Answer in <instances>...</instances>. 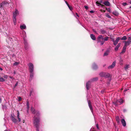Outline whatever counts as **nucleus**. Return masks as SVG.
Wrapping results in <instances>:
<instances>
[{
	"instance_id": "obj_1",
	"label": "nucleus",
	"mask_w": 131,
	"mask_h": 131,
	"mask_svg": "<svg viewBox=\"0 0 131 131\" xmlns=\"http://www.w3.org/2000/svg\"><path fill=\"white\" fill-rule=\"evenodd\" d=\"M30 110L33 114H35L33 119L34 125L36 128V131H39V128L40 121L39 116L40 115V113L38 111H36L32 107H31Z\"/></svg>"
},
{
	"instance_id": "obj_2",
	"label": "nucleus",
	"mask_w": 131,
	"mask_h": 131,
	"mask_svg": "<svg viewBox=\"0 0 131 131\" xmlns=\"http://www.w3.org/2000/svg\"><path fill=\"white\" fill-rule=\"evenodd\" d=\"M28 66L29 67V69L30 74L29 81H31L34 78V67L33 64L31 63H30L28 64Z\"/></svg>"
},
{
	"instance_id": "obj_3",
	"label": "nucleus",
	"mask_w": 131,
	"mask_h": 131,
	"mask_svg": "<svg viewBox=\"0 0 131 131\" xmlns=\"http://www.w3.org/2000/svg\"><path fill=\"white\" fill-rule=\"evenodd\" d=\"M19 14V12L17 9H15L13 12V20L14 25H15L16 23V18L17 16Z\"/></svg>"
},
{
	"instance_id": "obj_4",
	"label": "nucleus",
	"mask_w": 131,
	"mask_h": 131,
	"mask_svg": "<svg viewBox=\"0 0 131 131\" xmlns=\"http://www.w3.org/2000/svg\"><path fill=\"white\" fill-rule=\"evenodd\" d=\"M98 79V78L97 77H96L91 79L87 82L86 84V90H89L90 88L92 82L97 81V80Z\"/></svg>"
},
{
	"instance_id": "obj_5",
	"label": "nucleus",
	"mask_w": 131,
	"mask_h": 131,
	"mask_svg": "<svg viewBox=\"0 0 131 131\" xmlns=\"http://www.w3.org/2000/svg\"><path fill=\"white\" fill-rule=\"evenodd\" d=\"M86 98L87 100H88V105L89 107L92 112L93 114V110L92 109V106L91 105V102L90 100H88L91 97V94H88L86 96Z\"/></svg>"
},
{
	"instance_id": "obj_6",
	"label": "nucleus",
	"mask_w": 131,
	"mask_h": 131,
	"mask_svg": "<svg viewBox=\"0 0 131 131\" xmlns=\"http://www.w3.org/2000/svg\"><path fill=\"white\" fill-rule=\"evenodd\" d=\"M99 75L101 77H104L105 78H109L110 76V75L109 73L103 72L100 73L99 74Z\"/></svg>"
},
{
	"instance_id": "obj_7",
	"label": "nucleus",
	"mask_w": 131,
	"mask_h": 131,
	"mask_svg": "<svg viewBox=\"0 0 131 131\" xmlns=\"http://www.w3.org/2000/svg\"><path fill=\"white\" fill-rule=\"evenodd\" d=\"M131 42V37H130L128 38V41H125L124 42L125 43L124 46L126 47L128 46L130 44Z\"/></svg>"
},
{
	"instance_id": "obj_8",
	"label": "nucleus",
	"mask_w": 131,
	"mask_h": 131,
	"mask_svg": "<svg viewBox=\"0 0 131 131\" xmlns=\"http://www.w3.org/2000/svg\"><path fill=\"white\" fill-rule=\"evenodd\" d=\"M24 43L25 49L26 50H27L29 48V45L26 39L24 38Z\"/></svg>"
},
{
	"instance_id": "obj_9",
	"label": "nucleus",
	"mask_w": 131,
	"mask_h": 131,
	"mask_svg": "<svg viewBox=\"0 0 131 131\" xmlns=\"http://www.w3.org/2000/svg\"><path fill=\"white\" fill-rule=\"evenodd\" d=\"M121 39V38L119 37H118L117 38L116 40H113V44L116 46L117 44L119 41Z\"/></svg>"
},
{
	"instance_id": "obj_10",
	"label": "nucleus",
	"mask_w": 131,
	"mask_h": 131,
	"mask_svg": "<svg viewBox=\"0 0 131 131\" xmlns=\"http://www.w3.org/2000/svg\"><path fill=\"white\" fill-rule=\"evenodd\" d=\"M10 118L12 121L15 123H17V120L12 115V114Z\"/></svg>"
},
{
	"instance_id": "obj_11",
	"label": "nucleus",
	"mask_w": 131,
	"mask_h": 131,
	"mask_svg": "<svg viewBox=\"0 0 131 131\" xmlns=\"http://www.w3.org/2000/svg\"><path fill=\"white\" fill-rule=\"evenodd\" d=\"M92 69L94 70H96L97 68V66L95 63H93L92 66Z\"/></svg>"
},
{
	"instance_id": "obj_12",
	"label": "nucleus",
	"mask_w": 131,
	"mask_h": 131,
	"mask_svg": "<svg viewBox=\"0 0 131 131\" xmlns=\"http://www.w3.org/2000/svg\"><path fill=\"white\" fill-rule=\"evenodd\" d=\"M116 62L115 61H114L113 63L112 64L108 67V68L112 69L115 66Z\"/></svg>"
},
{
	"instance_id": "obj_13",
	"label": "nucleus",
	"mask_w": 131,
	"mask_h": 131,
	"mask_svg": "<svg viewBox=\"0 0 131 131\" xmlns=\"http://www.w3.org/2000/svg\"><path fill=\"white\" fill-rule=\"evenodd\" d=\"M121 122L122 124L125 127L126 125V123L124 119H121Z\"/></svg>"
},
{
	"instance_id": "obj_14",
	"label": "nucleus",
	"mask_w": 131,
	"mask_h": 131,
	"mask_svg": "<svg viewBox=\"0 0 131 131\" xmlns=\"http://www.w3.org/2000/svg\"><path fill=\"white\" fill-rule=\"evenodd\" d=\"M17 117L18 119V121L19 122H20L21 121V118H20V113L18 111H17Z\"/></svg>"
},
{
	"instance_id": "obj_15",
	"label": "nucleus",
	"mask_w": 131,
	"mask_h": 131,
	"mask_svg": "<svg viewBox=\"0 0 131 131\" xmlns=\"http://www.w3.org/2000/svg\"><path fill=\"white\" fill-rule=\"evenodd\" d=\"M121 43H119L118 44V45L116 46L115 48V51H117L118 50L120 46Z\"/></svg>"
},
{
	"instance_id": "obj_16",
	"label": "nucleus",
	"mask_w": 131,
	"mask_h": 131,
	"mask_svg": "<svg viewBox=\"0 0 131 131\" xmlns=\"http://www.w3.org/2000/svg\"><path fill=\"white\" fill-rule=\"evenodd\" d=\"M90 37L93 40H95L96 39V38L95 36L93 34H91L90 35Z\"/></svg>"
},
{
	"instance_id": "obj_17",
	"label": "nucleus",
	"mask_w": 131,
	"mask_h": 131,
	"mask_svg": "<svg viewBox=\"0 0 131 131\" xmlns=\"http://www.w3.org/2000/svg\"><path fill=\"white\" fill-rule=\"evenodd\" d=\"M20 28L21 29H25L26 28V26L25 24H23L20 26Z\"/></svg>"
},
{
	"instance_id": "obj_18",
	"label": "nucleus",
	"mask_w": 131,
	"mask_h": 131,
	"mask_svg": "<svg viewBox=\"0 0 131 131\" xmlns=\"http://www.w3.org/2000/svg\"><path fill=\"white\" fill-rule=\"evenodd\" d=\"M104 4L105 5L107 6H110V5L109 2L108 1H105Z\"/></svg>"
},
{
	"instance_id": "obj_19",
	"label": "nucleus",
	"mask_w": 131,
	"mask_h": 131,
	"mask_svg": "<svg viewBox=\"0 0 131 131\" xmlns=\"http://www.w3.org/2000/svg\"><path fill=\"white\" fill-rule=\"evenodd\" d=\"M126 47L124 46L121 53H123L125 52L126 49Z\"/></svg>"
},
{
	"instance_id": "obj_20",
	"label": "nucleus",
	"mask_w": 131,
	"mask_h": 131,
	"mask_svg": "<svg viewBox=\"0 0 131 131\" xmlns=\"http://www.w3.org/2000/svg\"><path fill=\"white\" fill-rule=\"evenodd\" d=\"M117 102H119L120 104H122L123 102V101L122 99H120L117 100Z\"/></svg>"
},
{
	"instance_id": "obj_21",
	"label": "nucleus",
	"mask_w": 131,
	"mask_h": 131,
	"mask_svg": "<svg viewBox=\"0 0 131 131\" xmlns=\"http://www.w3.org/2000/svg\"><path fill=\"white\" fill-rule=\"evenodd\" d=\"M26 105L27 106V112H28L29 109V102L28 101L27 102Z\"/></svg>"
},
{
	"instance_id": "obj_22",
	"label": "nucleus",
	"mask_w": 131,
	"mask_h": 131,
	"mask_svg": "<svg viewBox=\"0 0 131 131\" xmlns=\"http://www.w3.org/2000/svg\"><path fill=\"white\" fill-rule=\"evenodd\" d=\"M112 13L113 14L116 16H118L119 14L118 12L116 11L113 12Z\"/></svg>"
},
{
	"instance_id": "obj_23",
	"label": "nucleus",
	"mask_w": 131,
	"mask_h": 131,
	"mask_svg": "<svg viewBox=\"0 0 131 131\" xmlns=\"http://www.w3.org/2000/svg\"><path fill=\"white\" fill-rule=\"evenodd\" d=\"M99 42L100 43V45H102L104 43V42L103 40H99Z\"/></svg>"
},
{
	"instance_id": "obj_24",
	"label": "nucleus",
	"mask_w": 131,
	"mask_h": 131,
	"mask_svg": "<svg viewBox=\"0 0 131 131\" xmlns=\"http://www.w3.org/2000/svg\"><path fill=\"white\" fill-rule=\"evenodd\" d=\"M109 38V37H105L104 38H103V39H102V40L103 41L105 42V41H107Z\"/></svg>"
},
{
	"instance_id": "obj_25",
	"label": "nucleus",
	"mask_w": 131,
	"mask_h": 131,
	"mask_svg": "<svg viewBox=\"0 0 131 131\" xmlns=\"http://www.w3.org/2000/svg\"><path fill=\"white\" fill-rule=\"evenodd\" d=\"M116 119L117 122L118 123H119L120 122V120L118 116H116Z\"/></svg>"
},
{
	"instance_id": "obj_26",
	"label": "nucleus",
	"mask_w": 131,
	"mask_h": 131,
	"mask_svg": "<svg viewBox=\"0 0 131 131\" xmlns=\"http://www.w3.org/2000/svg\"><path fill=\"white\" fill-rule=\"evenodd\" d=\"M100 32L102 34H104L106 33L105 31L103 29H101L100 31Z\"/></svg>"
},
{
	"instance_id": "obj_27",
	"label": "nucleus",
	"mask_w": 131,
	"mask_h": 131,
	"mask_svg": "<svg viewBox=\"0 0 131 131\" xmlns=\"http://www.w3.org/2000/svg\"><path fill=\"white\" fill-rule=\"evenodd\" d=\"M129 67V65H126L124 67V68L126 70H127Z\"/></svg>"
},
{
	"instance_id": "obj_28",
	"label": "nucleus",
	"mask_w": 131,
	"mask_h": 131,
	"mask_svg": "<svg viewBox=\"0 0 131 131\" xmlns=\"http://www.w3.org/2000/svg\"><path fill=\"white\" fill-rule=\"evenodd\" d=\"M19 64V63L18 62H15L14 63L13 65L14 66H16Z\"/></svg>"
},
{
	"instance_id": "obj_29",
	"label": "nucleus",
	"mask_w": 131,
	"mask_h": 131,
	"mask_svg": "<svg viewBox=\"0 0 131 131\" xmlns=\"http://www.w3.org/2000/svg\"><path fill=\"white\" fill-rule=\"evenodd\" d=\"M109 53V52L108 51H107L105 52L104 54V56H107L108 55Z\"/></svg>"
},
{
	"instance_id": "obj_30",
	"label": "nucleus",
	"mask_w": 131,
	"mask_h": 131,
	"mask_svg": "<svg viewBox=\"0 0 131 131\" xmlns=\"http://www.w3.org/2000/svg\"><path fill=\"white\" fill-rule=\"evenodd\" d=\"M105 14L106 16L108 18H111V16L109 15L108 14L106 13Z\"/></svg>"
},
{
	"instance_id": "obj_31",
	"label": "nucleus",
	"mask_w": 131,
	"mask_h": 131,
	"mask_svg": "<svg viewBox=\"0 0 131 131\" xmlns=\"http://www.w3.org/2000/svg\"><path fill=\"white\" fill-rule=\"evenodd\" d=\"M5 81V80L3 79L2 78L0 77V81L3 82Z\"/></svg>"
},
{
	"instance_id": "obj_32",
	"label": "nucleus",
	"mask_w": 131,
	"mask_h": 131,
	"mask_svg": "<svg viewBox=\"0 0 131 131\" xmlns=\"http://www.w3.org/2000/svg\"><path fill=\"white\" fill-rule=\"evenodd\" d=\"M127 39V38L125 36H123L121 39L122 40H126Z\"/></svg>"
},
{
	"instance_id": "obj_33",
	"label": "nucleus",
	"mask_w": 131,
	"mask_h": 131,
	"mask_svg": "<svg viewBox=\"0 0 131 131\" xmlns=\"http://www.w3.org/2000/svg\"><path fill=\"white\" fill-rule=\"evenodd\" d=\"M90 131H96L95 130V129L94 127H92Z\"/></svg>"
},
{
	"instance_id": "obj_34",
	"label": "nucleus",
	"mask_w": 131,
	"mask_h": 131,
	"mask_svg": "<svg viewBox=\"0 0 131 131\" xmlns=\"http://www.w3.org/2000/svg\"><path fill=\"white\" fill-rule=\"evenodd\" d=\"M103 38L102 35H100L99 36V40H102V39H103Z\"/></svg>"
},
{
	"instance_id": "obj_35",
	"label": "nucleus",
	"mask_w": 131,
	"mask_h": 131,
	"mask_svg": "<svg viewBox=\"0 0 131 131\" xmlns=\"http://www.w3.org/2000/svg\"><path fill=\"white\" fill-rule=\"evenodd\" d=\"M22 32H23V34L24 35V37H26V32L25 31L23 30L22 31Z\"/></svg>"
},
{
	"instance_id": "obj_36",
	"label": "nucleus",
	"mask_w": 131,
	"mask_h": 131,
	"mask_svg": "<svg viewBox=\"0 0 131 131\" xmlns=\"http://www.w3.org/2000/svg\"><path fill=\"white\" fill-rule=\"evenodd\" d=\"M107 11L110 13H111V9L110 8H108L106 9Z\"/></svg>"
},
{
	"instance_id": "obj_37",
	"label": "nucleus",
	"mask_w": 131,
	"mask_h": 131,
	"mask_svg": "<svg viewBox=\"0 0 131 131\" xmlns=\"http://www.w3.org/2000/svg\"><path fill=\"white\" fill-rule=\"evenodd\" d=\"M68 7L70 10L71 11L73 9V8L72 7L70 6V5L68 6Z\"/></svg>"
},
{
	"instance_id": "obj_38",
	"label": "nucleus",
	"mask_w": 131,
	"mask_h": 131,
	"mask_svg": "<svg viewBox=\"0 0 131 131\" xmlns=\"http://www.w3.org/2000/svg\"><path fill=\"white\" fill-rule=\"evenodd\" d=\"M18 82H16V83L15 85L14 86V89L15 88V87L17 86V85L18 84Z\"/></svg>"
},
{
	"instance_id": "obj_39",
	"label": "nucleus",
	"mask_w": 131,
	"mask_h": 131,
	"mask_svg": "<svg viewBox=\"0 0 131 131\" xmlns=\"http://www.w3.org/2000/svg\"><path fill=\"white\" fill-rule=\"evenodd\" d=\"M18 101H20L21 100L22 98L21 97L18 96Z\"/></svg>"
},
{
	"instance_id": "obj_40",
	"label": "nucleus",
	"mask_w": 131,
	"mask_h": 131,
	"mask_svg": "<svg viewBox=\"0 0 131 131\" xmlns=\"http://www.w3.org/2000/svg\"><path fill=\"white\" fill-rule=\"evenodd\" d=\"M3 4H4L3 3L0 4V7H2L3 6Z\"/></svg>"
},
{
	"instance_id": "obj_41",
	"label": "nucleus",
	"mask_w": 131,
	"mask_h": 131,
	"mask_svg": "<svg viewBox=\"0 0 131 131\" xmlns=\"http://www.w3.org/2000/svg\"><path fill=\"white\" fill-rule=\"evenodd\" d=\"M4 77L6 79H7L8 78V76L6 75H4Z\"/></svg>"
},
{
	"instance_id": "obj_42",
	"label": "nucleus",
	"mask_w": 131,
	"mask_h": 131,
	"mask_svg": "<svg viewBox=\"0 0 131 131\" xmlns=\"http://www.w3.org/2000/svg\"><path fill=\"white\" fill-rule=\"evenodd\" d=\"M64 1L65 3H66V4L68 6L69 5V4H68V2L66 1L65 0Z\"/></svg>"
},
{
	"instance_id": "obj_43",
	"label": "nucleus",
	"mask_w": 131,
	"mask_h": 131,
	"mask_svg": "<svg viewBox=\"0 0 131 131\" xmlns=\"http://www.w3.org/2000/svg\"><path fill=\"white\" fill-rule=\"evenodd\" d=\"M122 4L124 6H125L127 4L126 3H123Z\"/></svg>"
},
{
	"instance_id": "obj_44",
	"label": "nucleus",
	"mask_w": 131,
	"mask_h": 131,
	"mask_svg": "<svg viewBox=\"0 0 131 131\" xmlns=\"http://www.w3.org/2000/svg\"><path fill=\"white\" fill-rule=\"evenodd\" d=\"M93 31L94 32L95 34H97V32H96V30L95 29H93Z\"/></svg>"
},
{
	"instance_id": "obj_45",
	"label": "nucleus",
	"mask_w": 131,
	"mask_h": 131,
	"mask_svg": "<svg viewBox=\"0 0 131 131\" xmlns=\"http://www.w3.org/2000/svg\"><path fill=\"white\" fill-rule=\"evenodd\" d=\"M128 3L131 4V0H128Z\"/></svg>"
},
{
	"instance_id": "obj_46",
	"label": "nucleus",
	"mask_w": 131,
	"mask_h": 131,
	"mask_svg": "<svg viewBox=\"0 0 131 131\" xmlns=\"http://www.w3.org/2000/svg\"><path fill=\"white\" fill-rule=\"evenodd\" d=\"M84 7H85V9H86V10L88 9V7L87 6H84Z\"/></svg>"
},
{
	"instance_id": "obj_47",
	"label": "nucleus",
	"mask_w": 131,
	"mask_h": 131,
	"mask_svg": "<svg viewBox=\"0 0 131 131\" xmlns=\"http://www.w3.org/2000/svg\"><path fill=\"white\" fill-rule=\"evenodd\" d=\"M90 13H94V11L93 10H90Z\"/></svg>"
},
{
	"instance_id": "obj_48",
	"label": "nucleus",
	"mask_w": 131,
	"mask_h": 131,
	"mask_svg": "<svg viewBox=\"0 0 131 131\" xmlns=\"http://www.w3.org/2000/svg\"><path fill=\"white\" fill-rule=\"evenodd\" d=\"M96 5L97 6H98V1H96Z\"/></svg>"
},
{
	"instance_id": "obj_49",
	"label": "nucleus",
	"mask_w": 131,
	"mask_h": 131,
	"mask_svg": "<svg viewBox=\"0 0 131 131\" xmlns=\"http://www.w3.org/2000/svg\"><path fill=\"white\" fill-rule=\"evenodd\" d=\"M76 15L78 17H79V16L78 14V13H76Z\"/></svg>"
},
{
	"instance_id": "obj_50",
	"label": "nucleus",
	"mask_w": 131,
	"mask_h": 131,
	"mask_svg": "<svg viewBox=\"0 0 131 131\" xmlns=\"http://www.w3.org/2000/svg\"><path fill=\"white\" fill-rule=\"evenodd\" d=\"M102 6V5L101 4L99 3V7H101V6Z\"/></svg>"
},
{
	"instance_id": "obj_51",
	"label": "nucleus",
	"mask_w": 131,
	"mask_h": 131,
	"mask_svg": "<svg viewBox=\"0 0 131 131\" xmlns=\"http://www.w3.org/2000/svg\"><path fill=\"white\" fill-rule=\"evenodd\" d=\"M96 126L97 128L98 129V125L97 124H96Z\"/></svg>"
},
{
	"instance_id": "obj_52",
	"label": "nucleus",
	"mask_w": 131,
	"mask_h": 131,
	"mask_svg": "<svg viewBox=\"0 0 131 131\" xmlns=\"http://www.w3.org/2000/svg\"><path fill=\"white\" fill-rule=\"evenodd\" d=\"M3 108H5V109H6V106H4L3 107Z\"/></svg>"
},
{
	"instance_id": "obj_53",
	"label": "nucleus",
	"mask_w": 131,
	"mask_h": 131,
	"mask_svg": "<svg viewBox=\"0 0 131 131\" xmlns=\"http://www.w3.org/2000/svg\"><path fill=\"white\" fill-rule=\"evenodd\" d=\"M9 77L11 79H13V77H11V76H10Z\"/></svg>"
},
{
	"instance_id": "obj_54",
	"label": "nucleus",
	"mask_w": 131,
	"mask_h": 131,
	"mask_svg": "<svg viewBox=\"0 0 131 131\" xmlns=\"http://www.w3.org/2000/svg\"><path fill=\"white\" fill-rule=\"evenodd\" d=\"M1 101H2V100H1V97H0V103L1 102Z\"/></svg>"
},
{
	"instance_id": "obj_55",
	"label": "nucleus",
	"mask_w": 131,
	"mask_h": 131,
	"mask_svg": "<svg viewBox=\"0 0 131 131\" xmlns=\"http://www.w3.org/2000/svg\"><path fill=\"white\" fill-rule=\"evenodd\" d=\"M126 110H125V109H124L123 110V111L124 112H126Z\"/></svg>"
},
{
	"instance_id": "obj_56",
	"label": "nucleus",
	"mask_w": 131,
	"mask_h": 131,
	"mask_svg": "<svg viewBox=\"0 0 131 131\" xmlns=\"http://www.w3.org/2000/svg\"><path fill=\"white\" fill-rule=\"evenodd\" d=\"M0 70H1V71H2L3 70L2 68L0 67Z\"/></svg>"
},
{
	"instance_id": "obj_57",
	"label": "nucleus",
	"mask_w": 131,
	"mask_h": 131,
	"mask_svg": "<svg viewBox=\"0 0 131 131\" xmlns=\"http://www.w3.org/2000/svg\"><path fill=\"white\" fill-rule=\"evenodd\" d=\"M31 93H32V92H31V91L30 92V96L31 95Z\"/></svg>"
},
{
	"instance_id": "obj_58",
	"label": "nucleus",
	"mask_w": 131,
	"mask_h": 131,
	"mask_svg": "<svg viewBox=\"0 0 131 131\" xmlns=\"http://www.w3.org/2000/svg\"><path fill=\"white\" fill-rule=\"evenodd\" d=\"M129 8H131V6L129 7Z\"/></svg>"
},
{
	"instance_id": "obj_59",
	"label": "nucleus",
	"mask_w": 131,
	"mask_h": 131,
	"mask_svg": "<svg viewBox=\"0 0 131 131\" xmlns=\"http://www.w3.org/2000/svg\"><path fill=\"white\" fill-rule=\"evenodd\" d=\"M101 92L102 93H103V91H101Z\"/></svg>"
},
{
	"instance_id": "obj_60",
	"label": "nucleus",
	"mask_w": 131,
	"mask_h": 131,
	"mask_svg": "<svg viewBox=\"0 0 131 131\" xmlns=\"http://www.w3.org/2000/svg\"><path fill=\"white\" fill-rule=\"evenodd\" d=\"M4 131H8L7 130H5Z\"/></svg>"
},
{
	"instance_id": "obj_61",
	"label": "nucleus",
	"mask_w": 131,
	"mask_h": 131,
	"mask_svg": "<svg viewBox=\"0 0 131 131\" xmlns=\"http://www.w3.org/2000/svg\"><path fill=\"white\" fill-rule=\"evenodd\" d=\"M75 16V17H76V18H77V19H78V18H77V17H76V16Z\"/></svg>"
},
{
	"instance_id": "obj_62",
	"label": "nucleus",
	"mask_w": 131,
	"mask_h": 131,
	"mask_svg": "<svg viewBox=\"0 0 131 131\" xmlns=\"http://www.w3.org/2000/svg\"><path fill=\"white\" fill-rule=\"evenodd\" d=\"M80 24L82 26H83L80 23Z\"/></svg>"
},
{
	"instance_id": "obj_63",
	"label": "nucleus",
	"mask_w": 131,
	"mask_h": 131,
	"mask_svg": "<svg viewBox=\"0 0 131 131\" xmlns=\"http://www.w3.org/2000/svg\"><path fill=\"white\" fill-rule=\"evenodd\" d=\"M127 90H124V91H126Z\"/></svg>"
},
{
	"instance_id": "obj_64",
	"label": "nucleus",
	"mask_w": 131,
	"mask_h": 131,
	"mask_svg": "<svg viewBox=\"0 0 131 131\" xmlns=\"http://www.w3.org/2000/svg\"><path fill=\"white\" fill-rule=\"evenodd\" d=\"M97 43H98V41H97Z\"/></svg>"
}]
</instances>
